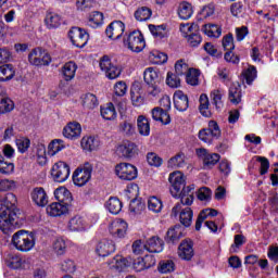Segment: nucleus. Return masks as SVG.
Returning a JSON list of instances; mask_svg holds the SVG:
<instances>
[{"mask_svg": "<svg viewBox=\"0 0 278 278\" xmlns=\"http://www.w3.org/2000/svg\"><path fill=\"white\" fill-rule=\"evenodd\" d=\"M119 131L124 136H134V134H136V126H134L130 122H123L119 124Z\"/></svg>", "mask_w": 278, "mask_h": 278, "instance_id": "54", "label": "nucleus"}, {"mask_svg": "<svg viewBox=\"0 0 278 278\" xmlns=\"http://www.w3.org/2000/svg\"><path fill=\"white\" fill-rule=\"evenodd\" d=\"M108 38L111 40H119L125 34V23L122 21L112 22L105 29Z\"/></svg>", "mask_w": 278, "mask_h": 278, "instance_id": "14", "label": "nucleus"}, {"mask_svg": "<svg viewBox=\"0 0 278 278\" xmlns=\"http://www.w3.org/2000/svg\"><path fill=\"white\" fill-rule=\"evenodd\" d=\"M30 199L39 207H45L49 203V197L42 187L34 188L30 192Z\"/></svg>", "mask_w": 278, "mask_h": 278, "instance_id": "20", "label": "nucleus"}, {"mask_svg": "<svg viewBox=\"0 0 278 278\" xmlns=\"http://www.w3.org/2000/svg\"><path fill=\"white\" fill-rule=\"evenodd\" d=\"M63 136L67 138V140H77L81 136V124L77 122H70L63 128Z\"/></svg>", "mask_w": 278, "mask_h": 278, "instance_id": "19", "label": "nucleus"}, {"mask_svg": "<svg viewBox=\"0 0 278 278\" xmlns=\"http://www.w3.org/2000/svg\"><path fill=\"white\" fill-rule=\"evenodd\" d=\"M147 160L150 166H155L156 168L162 166V157L153 152L148 153Z\"/></svg>", "mask_w": 278, "mask_h": 278, "instance_id": "62", "label": "nucleus"}, {"mask_svg": "<svg viewBox=\"0 0 278 278\" xmlns=\"http://www.w3.org/2000/svg\"><path fill=\"white\" fill-rule=\"evenodd\" d=\"M100 68L105 73L109 79H116L121 77V68L112 63L110 56L104 55L100 60Z\"/></svg>", "mask_w": 278, "mask_h": 278, "instance_id": "12", "label": "nucleus"}, {"mask_svg": "<svg viewBox=\"0 0 278 278\" xmlns=\"http://www.w3.org/2000/svg\"><path fill=\"white\" fill-rule=\"evenodd\" d=\"M243 81L251 86L255 79H257V68L253 65H250L248 68L243 70L242 72Z\"/></svg>", "mask_w": 278, "mask_h": 278, "instance_id": "42", "label": "nucleus"}, {"mask_svg": "<svg viewBox=\"0 0 278 278\" xmlns=\"http://www.w3.org/2000/svg\"><path fill=\"white\" fill-rule=\"evenodd\" d=\"M68 206L60 203V202H53L49 206H47V214L49 216L58 217V216H64V214H67Z\"/></svg>", "mask_w": 278, "mask_h": 278, "instance_id": "25", "label": "nucleus"}, {"mask_svg": "<svg viewBox=\"0 0 278 278\" xmlns=\"http://www.w3.org/2000/svg\"><path fill=\"white\" fill-rule=\"evenodd\" d=\"M0 173L2 175H10L14 173V163L5 162V159L0 153Z\"/></svg>", "mask_w": 278, "mask_h": 278, "instance_id": "50", "label": "nucleus"}, {"mask_svg": "<svg viewBox=\"0 0 278 278\" xmlns=\"http://www.w3.org/2000/svg\"><path fill=\"white\" fill-rule=\"evenodd\" d=\"M92 177V165L90 163H86L83 168H77L73 174V181L75 186L81 188V186H86L90 181Z\"/></svg>", "mask_w": 278, "mask_h": 278, "instance_id": "11", "label": "nucleus"}, {"mask_svg": "<svg viewBox=\"0 0 278 278\" xmlns=\"http://www.w3.org/2000/svg\"><path fill=\"white\" fill-rule=\"evenodd\" d=\"M12 244L17 251L27 253L36 247V238L27 230H18L12 237Z\"/></svg>", "mask_w": 278, "mask_h": 278, "instance_id": "3", "label": "nucleus"}, {"mask_svg": "<svg viewBox=\"0 0 278 278\" xmlns=\"http://www.w3.org/2000/svg\"><path fill=\"white\" fill-rule=\"evenodd\" d=\"M152 15L153 11H151V9H149L148 7L138 8L135 12L136 21H139L141 23L144 21H149V18H151Z\"/></svg>", "mask_w": 278, "mask_h": 278, "instance_id": "45", "label": "nucleus"}, {"mask_svg": "<svg viewBox=\"0 0 278 278\" xmlns=\"http://www.w3.org/2000/svg\"><path fill=\"white\" fill-rule=\"evenodd\" d=\"M208 216H211V217L218 216V211H216L214 208L202 210L198 216L197 222H195V231H201V226L207 219Z\"/></svg>", "mask_w": 278, "mask_h": 278, "instance_id": "28", "label": "nucleus"}, {"mask_svg": "<svg viewBox=\"0 0 278 278\" xmlns=\"http://www.w3.org/2000/svg\"><path fill=\"white\" fill-rule=\"evenodd\" d=\"M151 114H152L153 121H157L163 125H168V123H170V115H168V112L164 111V109L160 106L154 108Z\"/></svg>", "mask_w": 278, "mask_h": 278, "instance_id": "30", "label": "nucleus"}, {"mask_svg": "<svg viewBox=\"0 0 278 278\" xmlns=\"http://www.w3.org/2000/svg\"><path fill=\"white\" fill-rule=\"evenodd\" d=\"M53 251L56 255H64L66 253V241L62 238H58L53 242Z\"/></svg>", "mask_w": 278, "mask_h": 278, "instance_id": "55", "label": "nucleus"}, {"mask_svg": "<svg viewBox=\"0 0 278 278\" xmlns=\"http://www.w3.org/2000/svg\"><path fill=\"white\" fill-rule=\"evenodd\" d=\"M115 175L124 181H134L138 177V168L129 163H119L115 166Z\"/></svg>", "mask_w": 278, "mask_h": 278, "instance_id": "9", "label": "nucleus"}, {"mask_svg": "<svg viewBox=\"0 0 278 278\" xmlns=\"http://www.w3.org/2000/svg\"><path fill=\"white\" fill-rule=\"evenodd\" d=\"M137 129L140 136H150L151 134V123L144 115H139L137 117Z\"/></svg>", "mask_w": 278, "mask_h": 278, "instance_id": "29", "label": "nucleus"}, {"mask_svg": "<svg viewBox=\"0 0 278 278\" xmlns=\"http://www.w3.org/2000/svg\"><path fill=\"white\" fill-rule=\"evenodd\" d=\"M124 45L135 53H140V51H142L144 47H147V42L144 41V36H142V33L138 30L131 31L127 36V38L124 39Z\"/></svg>", "mask_w": 278, "mask_h": 278, "instance_id": "5", "label": "nucleus"}, {"mask_svg": "<svg viewBox=\"0 0 278 278\" xmlns=\"http://www.w3.org/2000/svg\"><path fill=\"white\" fill-rule=\"evenodd\" d=\"M63 149H66V144H64V140L54 139L48 146V155L53 157L56 153H60Z\"/></svg>", "mask_w": 278, "mask_h": 278, "instance_id": "41", "label": "nucleus"}, {"mask_svg": "<svg viewBox=\"0 0 278 278\" xmlns=\"http://www.w3.org/2000/svg\"><path fill=\"white\" fill-rule=\"evenodd\" d=\"M86 227H88L86 219L79 215L72 217L68 222L70 231H84L86 230Z\"/></svg>", "mask_w": 278, "mask_h": 278, "instance_id": "27", "label": "nucleus"}, {"mask_svg": "<svg viewBox=\"0 0 278 278\" xmlns=\"http://www.w3.org/2000/svg\"><path fill=\"white\" fill-rule=\"evenodd\" d=\"M130 99L135 108H140V105L144 103V98L142 97V93H140V90L137 89L130 90Z\"/></svg>", "mask_w": 278, "mask_h": 278, "instance_id": "53", "label": "nucleus"}, {"mask_svg": "<svg viewBox=\"0 0 278 278\" xmlns=\"http://www.w3.org/2000/svg\"><path fill=\"white\" fill-rule=\"evenodd\" d=\"M14 75H16V71L12 64L0 66V81H10V79H14Z\"/></svg>", "mask_w": 278, "mask_h": 278, "instance_id": "35", "label": "nucleus"}, {"mask_svg": "<svg viewBox=\"0 0 278 278\" xmlns=\"http://www.w3.org/2000/svg\"><path fill=\"white\" fill-rule=\"evenodd\" d=\"M166 84L169 88H179L181 80L179 79V75H175L173 73H167Z\"/></svg>", "mask_w": 278, "mask_h": 278, "instance_id": "59", "label": "nucleus"}, {"mask_svg": "<svg viewBox=\"0 0 278 278\" xmlns=\"http://www.w3.org/2000/svg\"><path fill=\"white\" fill-rule=\"evenodd\" d=\"M181 238H184V228L181 226H175L167 230L165 241L168 244H175L178 240H181Z\"/></svg>", "mask_w": 278, "mask_h": 278, "instance_id": "24", "label": "nucleus"}, {"mask_svg": "<svg viewBox=\"0 0 278 278\" xmlns=\"http://www.w3.org/2000/svg\"><path fill=\"white\" fill-rule=\"evenodd\" d=\"M143 79L146 84L149 86L148 92L152 97H157L162 92V89L160 88V84L164 81V77H162V74H160V71H157L154 67H148L143 72Z\"/></svg>", "mask_w": 278, "mask_h": 278, "instance_id": "4", "label": "nucleus"}, {"mask_svg": "<svg viewBox=\"0 0 278 278\" xmlns=\"http://www.w3.org/2000/svg\"><path fill=\"white\" fill-rule=\"evenodd\" d=\"M76 268L75 262L71 258H66L61 264V269L63 273H74Z\"/></svg>", "mask_w": 278, "mask_h": 278, "instance_id": "64", "label": "nucleus"}, {"mask_svg": "<svg viewBox=\"0 0 278 278\" xmlns=\"http://www.w3.org/2000/svg\"><path fill=\"white\" fill-rule=\"evenodd\" d=\"M163 207L164 204L162 203V200H160L157 197H151L148 200V210L150 212H153L154 214H160Z\"/></svg>", "mask_w": 278, "mask_h": 278, "instance_id": "46", "label": "nucleus"}, {"mask_svg": "<svg viewBox=\"0 0 278 278\" xmlns=\"http://www.w3.org/2000/svg\"><path fill=\"white\" fill-rule=\"evenodd\" d=\"M170 194L175 199H180L182 205H192L194 202V185L186 187V176L181 172L169 174Z\"/></svg>", "mask_w": 278, "mask_h": 278, "instance_id": "1", "label": "nucleus"}, {"mask_svg": "<svg viewBox=\"0 0 278 278\" xmlns=\"http://www.w3.org/2000/svg\"><path fill=\"white\" fill-rule=\"evenodd\" d=\"M136 151H138V147L131 141H124L116 149L117 155L119 157H125L126 160L134 157V155H136Z\"/></svg>", "mask_w": 278, "mask_h": 278, "instance_id": "17", "label": "nucleus"}, {"mask_svg": "<svg viewBox=\"0 0 278 278\" xmlns=\"http://www.w3.org/2000/svg\"><path fill=\"white\" fill-rule=\"evenodd\" d=\"M220 138V127L218 123L215 121L208 122V127L203 128L199 131V139L206 144H212L214 140H218Z\"/></svg>", "mask_w": 278, "mask_h": 278, "instance_id": "6", "label": "nucleus"}, {"mask_svg": "<svg viewBox=\"0 0 278 278\" xmlns=\"http://www.w3.org/2000/svg\"><path fill=\"white\" fill-rule=\"evenodd\" d=\"M202 31L205 36H208V38H220L223 34V29L216 24H204Z\"/></svg>", "mask_w": 278, "mask_h": 278, "instance_id": "32", "label": "nucleus"}, {"mask_svg": "<svg viewBox=\"0 0 278 278\" xmlns=\"http://www.w3.org/2000/svg\"><path fill=\"white\" fill-rule=\"evenodd\" d=\"M54 197L56 201H59L61 205H65V207H68V205L73 203V194L65 187H60L54 190Z\"/></svg>", "mask_w": 278, "mask_h": 278, "instance_id": "22", "label": "nucleus"}, {"mask_svg": "<svg viewBox=\"0 0 278 278\" xmlns=\"http://www.w3.org/2000/svg\"><path fill=\"white\" fill-rule=\"evenodd\" d=\"M87 25L89 27H92V29H97L98 27H101V25H103V13L99 11L91 12L89 14Z\"/></svg>", "mask_w": 278, "mask_h": 278, "instance_id": "37", "label": "nucleus"}, {"mask_svg": "<svg viewBox=\"0 0 278 278\" xmlns=\"http://www.w3.org/2000/svg\"><path fill=\"white\" fill-rule=\"evenodd\" d=\"M200 75L201 73L199 72V70H194V68L189 70L186 77L187 84H189V86H199Z\"/></svg>", "mask_w": 278, "mask_h": 278, "instance_id": "52", "label": "nucleus"}, {"mask_svg": "<svg viewBox=\"0 0 278 278\" xmlns=\"http://www.w3.org/2000/svg\"><path fill=\"white\" fill-rule=\"evenodd\" d=\"M197 155L202 160L204 168H213V166H216L220 162V155L218 153H210L204 148L198 149Z\"/></svg>", "mask_w": 278, "mask_h": 278, "instance_id": "13", "label": "nucleus"}, {"mask_svg": "<svg viewBox=\"0 0 278 278\" xmlns=\"http://www.w3.org/2000/svg\"><path fill=\"white\" fill-rule=\"evenodd\" d=\"M51 175L54 181L58 184H64V181L71 177V167L68 164L59 161L52 166Z\"/></svg>", "mask_w": 278, "mask_h": 278, "instance_id": "10", "label": "nucleus"}, {"mask_svg": "<svg viewBox=\"0 0 278 278\" xmlns=\"http://www.w3.org/2000/svg\"><path fill=\"white\" fill-rule=\"evenodd\" d=\"M106 207L111 214H119L121 210H123V202L118 198H111L106 202Z\"/></svg>", "mask_w": 278, "mask_h": 278, "instance_id": "48", "label": "nucleus"}, {"mask_svg": "<svg viewBox=\"0 0 278 278\" xmlns=\"http://www.w3.org/2000/svg\"><path fill=\"white\" fill-rule=\"evenodd\" d=\"M168 168H184L186 166V155L184 153H178L170 157L167 162Z\"/></svg>", "mask_w": 278, "mask_h": 278, "instance_id": "43", "label": "nucleus"}, {"mask_svg": "<svg viewBox=\"0 0 278 278\" xmlns=\"http://www.w3.org/2000/svg\"><path fill=\"white\" fill-rule=\"evenodd\" d=\"M16 195L7 193L4 199L0 201V230L3 233H10L16 224Z\"/></svg>", "mask_w": 278, "mask_h": 278, "instance_id": "2", "label": "nucleus"}, {"mask_svg": "<svg viewBox=\"0 0 278 278\" xmlns=\"http://www.w3.org/2000/svg\"><path fill=\"white\" fill-rule=\"evenodd\" d=\"M175 270V263L173 261H163L160 263L159 271L166 274Z\"/></svg>", "mask_w": 278, "mask_h": 278, "instance_id": "61", "label": "nucleus"}, {"mask_svg": "<svg viewBox=\"0 0 278 278\" xmlns=\"http://www.w3.org/2000/svg\"><path fill=\"white\" fill-rule=\"evenodd\" d=\"M75 73H77V64H75V62L70 61L63 65L62 75L65 81H71L72 79H75Z\"/></svg>", "mask_w": 278, "mask_h": 278, "instance_id": "31", "label": "nucleus"}, {"mask_svg": "<svg viewBox=\"0 0 278 278\" xmlns=\"http://www.w3.org/2000/svg\"><path fill=\"white\" fill-rule=\"evenodd\" d=\"M129 267V261L123 256H115L113 258V268L116 270H123V268Z\"/></svg>", "mask_w": 278, "mask_h": 278, "instance_id": "56", "label": "nucleus"}, {"mask_svg": "<svg viewBox=\"0 0 278 278\" xmlns=\"http://www.w3.org/2000/svg\"><path fill=\"white\" fill-rule=\"evenodd\" d=\"M114 251H116L114 241L108 239H103L96 247V253L99 257H108V255H112Z\"/></svg>", "mask_w": 278, "mask_h": 278, "instance_id": "18", "label": "nucleus"}, {"mask_svg": "<svg viewBox=\"0 0 278 278\" xmlns=\"http://www.w3.org/2000/svg\"><path fill=\"white\" fill-rule=\"evenodd\" d=\"M146 251L148 253H162L164 251V241L160 237H151L146 241Z\"/></svg>", "mask_w": 278, "mask_h": 278, "instance_id": "23", "label": "nucleus"}, {"mask_svg": "<svg viewBox=\"0 0 278 278\" xmlns=\"http://www.w3.org/2000/svg\"><path fill=\"white\" fill-rule=\"evenodd\" d=\"M192 208L190 207H185L181 212H180V223L181 225H184L185 227H190V225H192Z\"/></svg>", "mask_w": 278, "mask_h": 278, "instance_id": "49", "label": "nucleus"}, {"mask_svg": "<svg viewBox=\"0 0 278 278\" xmlns=\"http://www.w3.org/2000/svg\"><path fill=\"white\" fill-rule=\"evenodd\" d=\"M28 62H30L33 66H49V64H51V55L47 50L35 48L28 54Z\"/></svg>", "mask_w": 278, "mask_h": 278, "instance_id": "8", "label": "nucleus"}, {"mask_svg": "<svg viewBox=\"0 0 278 278\" xmlns=\"http://www.w3.org/2000/svg\"><path fill=\"white\" fill-rule=\"evenodd\" d=\"M155 264V261H152V263L147 264L144 258H137L132 263V268L136 270V273H142V270H147V268H151Z\"/></svg>", "mask_w": 278, "mask_h": 278, "instance_id": "51", "label": "nucleus"}, {"mask_svg": "<svg viewBox=\"0 0 278 278\" xmlns=\"http://www.w3.org/2000/svg\"><path fill=\"white\" fill-rule=\"evenodd\" d=\"M200 113L202 116H205L206 118H210L212 116V113L210 112V99L207 98V94L202 93L200 96V106H199Z\"/></svg>", "mask_w": 278, "mask_h": 278, "instance_id": "44", "label": "nucleus"}, {"mask_svg": "<svg viewBox=\"0 0 278 278\" xmlns=\"http://www.w3.org/2000/svg\"><path fill=\"white\" fill-rule=\"evenodd\" d=\"M198 199L200 201H210L212 199V190L207 187H202L198 191Z\"/></svg>", "mask_w": 278, "mask_h": 278, "instance_id": "63", "label": "nucleus"}, {"mask_svg": "<svg viewBox=\"0 0 278 278\" xmlns=\"http://www.w3.org/2000/svg\"><path fill=\"white\" fill-rule=\"evenodd\" d=\"M109 231L114 240L124 238L127 235V224L123 219H116L111 223Z\"/></svg>", "mask_w": 278, "mask_h": 278, "instance_id": "16", "label": "nucleus"}, {"mask_svg": "<svg viewBox=\"0 0 278 278\" xmlns=\"http://www.w3.org/2000/svg\"><path fill=\"white\" fill-rule=\"evenodd\" d=\"M100 113L104 121H114L116 118V109L112 102H109L101 106Z\"/></svg>", "mask_w": 278, "mask_h": 278, "instance_id": "34", "label": "nucleus"}, {"mask_svg": "<svg viewBox=\"0 0 278 278\" xmlns=\"http://www.w3.org/2000/svg\"><path fill=\"white\" fill-rule=\"evenodd\" d=\"M190 105V101L188 100V94L184 93L181 90H177L174 93V108L178 112H186Z\"/></svg>", "mask_w": 278, "mask_h": 278, "instance_id": "21", "label": "nucleus"}, {"mask_svg": "<svg viewBox=\"0 0 278 278\" xmlns=\"http://www.w3.org/2000/svg\"><path fill=\"white\" fill-rule=\"evenodd\" d=\"M228 99L235 105L242 101V87L239 83H233L229 88Z\"/></svg>", "mask_w": 278, "mask_h": 278, "instance_id": "26", "label": "nucleus"}, {"mask_svg": "<svg viewBox=\"0 0 278 278\" xmlns=\"http://www.w3.org/2000/svg\"><path fill=\"white\" fill-rule=\"evenodd\" d=\"M0 92H3L1 87ZM12 110H14V102L10 98H0V114H8V112H12Z\"/></svg>", "mask_w": 278, "mask_h": 278, "instance_id": "47", "label": "nucleus"}, {"mask_svg": "<svg viewBox=\"0 0 278 278\" xmlns=\"http://www.w3.org/2000/svg\"><path fill=\"white\" fill-rule=\"evenodd\" d=\"M211 99L216 110H220L223 108V93H220V90H213L211 92Z\"/></svg>", "mask_w": 278, "mask_h": 278, "instance_id": "58", "label": "nucleus"}, {"mask_svg": "<svg viewBox=\"0 0 278 278\" xmlns=\"http://www.w3.org/2000/svg\"><path fill=\"white\" fill-rule=\"evenodd\" d=\"M81 103L85 110H94L99 105V100L93 93H85L81 96Z\"/></svg>", "mask_w": 278, "mask_h": 278, "instance_id": "38", "label": "nucleus"}, {"mask_svg": "<svg viewBox=\"0 0 278 278\" xmlns=\"http://www.w3.org/2000/svg\"><path fill=\"white\" fill-rule=\"evenodd\" d=\"M189 47H199L203 42V38L199 33H191L187 36Z\"/></svg>", "mask_w": 278, "mask_h": 278, "instance_id": "57", "label": "nucleus"}, {"mask_svg": "<svg viewBox=\"0 0 278 278\" xmlns=\"http://www.w3.org/2000/svg\"><path fill=\"white\" fill-rule=\"evenodd\" d=\"M193 12L192 4L188 2H181L178 7V16L182 21H188V18H191Z\"/></svg>", "mask_w": 278, "mask_h": 278, "instance_id": "40", "label": "nucleus"}, {"mask_svg": "<svg viewBox=\"0 0 278 278\" xmlns=\"http://www.w3.org/2000/svg\"><path fill=\"white\" fill-rule=\"evenodd\" d=\"M45 23L48 27V29H56V27H60L62 25V17L58 13H47Z\"/></svg>", "mask_w": 278, "mask_h": 278, "instance_id": "33", "label": "nucleus"}, {"mask_svg": "<svg viewBox=\"0 0 278 278\" xmlns=\"http://www.w3.org/2000/svg\"><path fill=\"white\" fill-rule=\"evenodd\" d=\"M150 34L154 38H159V40H162V38H166L168 36V30H166V25H153L150 24L149 26Z\"/></svg>", "mask_w": 278, "mask_h": 278, "instance_id": "36", "label": "nucleus"}, {"mask_svg": "<svg viewBox=\"0 0 278 278\" xmlns=\"http://www.w3.org/2000/svg\"><path fill=\"white\" fill-rule=\"evenodd\" d=\"M99 146L100 141L97 137H84L81 139V147L85 151H97Z\"/></svg>", "mask_w": 278, "mask_h": 278, "instance_id": "39", "label": "nucleus"}, {"mask_svg": "<svg viewBox=\"0 0 278 278\" xmlns=\"http://www.w3.org/2000/svg\"><path fill=\"white\" fill-rule=\"evenodd\" d=\"M114 93L116 97H125L127 94V84L123 80H119L114 86Z\"/></svg>", "mask_w": 278, "mask_h": 278, "instance_id": "60", "label": "nucleus"}, {"mask_svg": "<svg viewBox=\"0 0 278 278\" xmlns=\"http://www.w3.org/2000/svg\"><path fill=\"white\" fill-rule=\"evenodd\" d=\"M178 257L190 262L194 257V243L188 239L182 240L178 247Z\"/></svg>", "mask_w": 278, "mask_h": 278, "instance_id": "15", "label": "nucleus"}, {"mask_svg": "<svg viewBox=\"0 0 278 278\" xmlns=\"http://www.w3.org/2000/svg\"><path fill=\"white\" fill-rule=\"evenodd\" d=\"M68 38L74 47L78 49H84L88 45V31L80 27H72L68 31Z\"/></svg>", "mask_w": 278, "mask_h": 278, "instance_id": "7", "label": "nucleus"}]
</instances>
